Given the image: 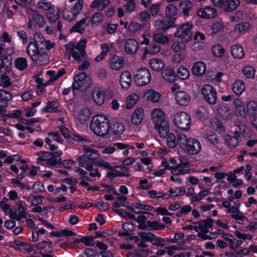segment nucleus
<instances>
[{
  "label": "nucleus",
  "mask_w": 257,
  "mask_h": 257,
  "mask_svg": "<svg viewBox=\"0 0 257 257\" xmlns=\"http://www.w3.org/2000/svg\"><path fill=\"white\" fill-rule=\"evenodd\" d=\"M33 64L40 65L48 63V57L46 50L53 48L54 43L46 40L41 33H35L33 36Z\"/></svg>",
  "instance_id": "nucleus-1"
},
{
  "label": "nucleus",
  "mask_w": 257,
  "mask_h": 257,
  "mask_svg": "<svg viewBox=\"0 0 257 257\" xmlns=\"http://www.w3.org/2000/svg\"><path fill=\"white\" fill-rule=\"evenodd\" d=\"M178 145L184 152L192 155H196L200 152L201 146L196 139L188 138L183 134L177 135Z\"/></svg>",
  "instance_id": "nucleus-2"
},
{
  "label": "nucleus",
  "mask_w": 257,
  "mask_h": 257,
  "mask_svg": "<svg viewBox=\"0 0 257 257\" xmlns=\"http://www.w3.org/2000/svg\"><path fill=\"white\" fill-rule=\"evenodd\" d=\"M83 150L84 154L77 156L76 160L78 161L79 167L84 168L87 171H90L92 170L94 161L98 158V151L87 146H84Z\"/></svg>",
  "instance_id": "nucleus-3"
},
{
  "label": "nucleus",
  "mask_w": 257,
  "mask_h": 257,
  "mask_svg": "<svg viewBox=\"0 0 257 257\" xmlns=\"http://www.w3.org/2000/svg\"><path fill=\"white\" fill-rule=\"evenodd\" d=\"M109 124V121L106 116L103 115H97L93 117L90 126L95 135L104 137L108 134Z\"/></svg>",
  "instance_id": "nucleus-4"
},
{
  "label": "nucleus",
  "mask_w": 257,
  "mask_h": 257,
  "mask_svg": "<svg viewBox=\"0 0 257 257\" xmlns=\"http://www.w3.org/2000/svg\"><path fill=\"white\" fill-rule=\"evenodd\" d=\"M86 42L85 39L80 40L76 45L72 42H69L65 45L66 54L69 55V58L71 55L75 61L80 62L86 54Z\"/></svg>",
  "instance_id": "nucleus-5"
},
{
  "label": "nucleus",
  "mask_w": 257,
  "mask_h": 257,
  "mask_svg": "<svg viewBox=\"0 0 257 257\" xmlns=\"http://www.w3.org/2000/svg\"><path fill=\"white\" fill-rule=\"evenodd\" d=\"M1 206L6 213H9L10 217L12 219L20 220L23 218L26 217L25 209L22 206L21 201L17 202L12 208H10V205L8 204H4Z\"/></svg>",
  "instance_id": "nucleus-6"
},
{
  "label": "nucleus",
  "mask_w": 257,
  "mask_h": 257,
  "mask_svg": "<svg viewBox=\"0 0 257 257\" xmlns=\"http://www.w3.org/2000/svg\"><path fill=\"white\" fill-rule=\"evenodd\" d=\"M173 121L178 128L187 131L190 128L191 118L186 112L180 111L177 112L174 115Z\"/></svg>",
  "instance_id": "nucleus-7"
},
{
  "label": "nucleus",
  "mask_w": 257,
  "mask_h": 257,
  "mask_svg": "<svg viewBox=\"0 0 257 257\" xmlns=\"http://www.w3.org/2000/svg\"><path fill=\"white\" fill-rule=\"evenodd\" d=\"M175 20L164 16L161 19L156 20L153 23L156 31L165 32L168 30L175 27Z\"/></svg>",
  "instance_id": "nucleus-8"
},
{
  "label": "nucleus",
  "mask_w": 257,
  "mask_h": 257,
  "mask_svg": "<svg viewBox=\"0 0 257 257\" xmlns=\"http://www.w3.org/2000/svg\"><path fill=\"white\" fill-rule=\"evenodd\" d=\"M193 25L190 23H186L182 25L174 34L175 37L181 38L185 41L191 39L193 35Z\"/></svg>",
  "instance_id": "nucleus-9"
},
{
  "label": "nucleus",
  "mask_w": 257,
  "mask_h": 257,
  "mask_svg": "<svg viewBox=\"0 0 257 257\" xmlns=\"http://www.w3.org/2000/svg\"><path fill=\"white\" fill-rule=\"evenodd\" d=\"M144 241L151 242L154 246L163 247L165 245L166 239L155 235L151 232H141L140 234Z\"/></svg>",
  "instance_id": "nucleus-10"
},
{
  "label": "nucleus",
  "mask_w": 257,
  "mask_h": 257,
  "mask_svg": "<svg viewBox=\"0 0 257 257\" xmlns=\"http://www.w3.org/2000/svg\"><path fill=\"white\" fill-rule=\"evenodd\" d=\"M213 223V220L210 218L199 221L200 231L198 233V236L204 240L215 238V236L211 237V235L207 234L209 232V228L212 227Z\"/></svg>",
  "instance_id": "nucleus-11"
},
{
  "label": "nucleus",
  "mask_w": 257,
  "mask_h": 257,
  "mask_svg": "<svg viewBox=\"0 0 257 257\" xmlns=\"http://www.w3.org/2000/svg\"><path fill=\"white\" fill-rule=\"evenodd\" d=\"M151 80L150 71L146 68L139 69L135 76V80L138 86H144L148 84Z\"/></svg>",
  "instance_id": "nucleus-12"
},
{
  "label": "nucleus",
  "mask_w": 257,
  "mask_h": 257,
  "mask_svg": "<svg viewBox=\"0 0 257 257\" xmlns=\"http://www.w3.org/2000/svg\"><path fill=\"white\" fill-rule=\"evenodd\" d=\"M202 94L205 100L210 104L216 102L217 95L216 90L209 84H205L201 89Z\"/></svg>",
  "instance_id": "nucleus-13"
},
{
  "label": "nucleus",
  "mask_w": 257,
  "mask_h": 257,
  "mask_svg": "<svg viewBox=\"0 0 257 257\" xmlns=\"http://www.w3.org/2000/svg\"><path fill=\"white\" fill-rule=\"evenodd\" d=\"M106 175L109 178L116 177H128L131 173L128 168L124 166H115L107 172Z\"/></svg>",
  "instance_id": "nucleus-14"
},
{
  "label": "nucleus",
  "mask_w": 257,
  "mask_h": 257,
  "mask_svg": "<svg viewBox=\"0 0 257 257\" xmlns=\"http://www.w3.org/2000/svg\"><path fill=\"white\" fill-rule=\"evenodd\" d=\"M52 141L62 143L63 139L59 135L58 132H50L48 133V137L45 139L46 143L50 147V149L55 151L57 149V146L52 144Z\"/></svg>",
  "instance_id": "nucleus-15"
},
{
  "label": "nucleus",
  "mask_w": 257,
  "mask_h": 257,
  "mask_svg": "<svg viewBox=\"0 0 257 257\" xmlns=\"http://www.w3.org/2000/svg\"><path fill=\"white\" fill-rule=\"evenodd\" d=\"M150 118L154 126L158 125L161 123L166 121L165 113L162 109L159 108H155L152 111Z\"/></svg>",
  "instance_id": "nucleus-16"
},
{
  "label": "nucleus",
  "mask_w": 257,
  "mask_h": 257,
  "mask_svg": "<svg viewBox=\"0 0 257 257\" xmlns=\"http://www.w3.org/2000/svg\"><path fill=\"white\" fill-rule=\"evenodd\" d=\"M198 17L205 19H212L217 15V11L215 9L208 6L200 8L198 12Z\"/></svg>",
  "instance_id": "nucleus-17"
},
{
  "label": "nucleus",
  "mask_w": 257,
  "mask_h": 257,
  "mask_svg": "<svg viewBox=\"0 0 257 257\" xmlns=\"http://www.w3.org/2000/svg\"><path fill=\"white\" fill-rule=\"evenodd\" d=\"M227 212L230 214L231 217L239 224H243L244 221L247 219L239 209L235 207L234 206H232L229 209H227Z\"/></svg>",
  "instance_id": "nucleus-18"
},
{
  "label": "nucleus",
  "mask_w": 257,
  "mask_h": 257,
  "mask_svg": "<svg viewBox=\"0 0 257 257\" xmlns=\"http://www.w3.org/2000/svg\"><path fill=\"white\" fill-rule=\"evenodd\" d=\"M235 236L239 239H235L234 241V250L238 248L243 244V240H250L253 238V235L249 233H242L238 230L234 231Z\"/></svg>",
  "instance_id": "nucleus-19"
},
{
  "label": "nucleus",
  "mask_w": 257,
  "mask_h": 257,
  "mask_svg": "<svg viewBox=\"0 0 257 257\" xmlns=\"http://www.w3.org/2000/svg\"><path fill=\"white\" fill-rule=\"evenodd\" d=\"M240 136V133L237 130H235L234 133V135L231 136L227 135L225 136V140L226 142V145L229 149H234L239 145L238 139Z\"/></svg>",
  "instance_id": "nucleus-20"
},
{
  "label": "nucleus",
  "mask_w": 257,
  "mask_h": 257,
  "mask_svg": "<svg viewBox=\"0 0 257 257\" xmlns=\"http://www.w3.org/2000/svg\"><path fill=\"white\" fill-rule=\"evenodd\" d=\"M91 114V110L87 108H83L78 111L75 115L77 122L80 124L84 123L89 118Z\"/></svg>",
  "instance_id": "nucleus-21"
},
{
  "label": "nucleus",
  "mask_w": 257,
  "mask_h": 257,
  "mask_svg": "<svg viewBox=\"0 0 257 257\" xmlns=\"http://www.w3.org/2000/svg\"><path fill=\"white\" fill-rule=\"evenodd\" d=\"M92 97L96 104L101 105L104 103L105 99L104 92L100 88L95 87L93 89Z\"/></svg>",
  "instance_id": "nucleus-22"
},
{
  "label": "nucleus",
  "mask_w": 257,
  "mask_h": 257,
  "mask_svg": "<svg viewBox=\"0 0 257 257\" xmlns=\"http://www.w3.org/2000/svg\"><path fill=\"white\" fill-rule=\"evenodd\" d=\"M132 82V75L127 71H123L120 76L119 82L122 89H127L131 86Z\"/></svg>",
  "instance_id": "nucleus-23"
},
{
  "label": "nucleus",
  "mask_w": 257,
  "mask_h": 257,
  "mask_svg": "<svg viewBox=\"0 0 257 257\" xmlns=\"http://www.w3.org/2000/svg\"><path fill=\"white\" fill-rule=\"evenodd\" d=\"M139 49V43L135 39L127 40L124 44V51L128 54H134Z\"/></svg>",
  "instance_id": "nucleus-24"
},
{
  "label": "nucleus",
  "mask_w": 257,
  "mask_h": 257,
  "mask_svg": "<svg viewBox=\"0 0 257 257\" xmlns=\"http://www.w3.org/2000/svg\"><path fill=\"white\" fill-rule=\"evenodd\" d=\"M175 100L178 104L186 106L190 101V97L186 92L180 91L176 93Z\"/></svg>",
  "instance_id": "nucleus-25"
},
{
  "label": "nucleus",
  "mask_w": 257,
  "mask_h": 257,
  "mask_svg": "<svg viewBox=\"0 0 257 257\" xmlns=\"http://www.w3.org/2000/svg\"><path fill=\"white\" fill-rule=\"evenodd\" d=\"M140 229H145L149 228V230H162L164 229L165 226L158 221H148L145 224H140L138 226Z\"/></svg>",
  "instance_id": "nucleus-26"
},
{
  "label": "nucleus",
  "mask_w": 257,
  "mask_h": 257,
  "mask_svg": "<svg viewBox=\"0 0 257 257\" xmlns=\"http://www.w3.org/2000/svg\"><path fill=\"white\" fill-rule=\"evenodd\" d=\"M144 110L142 108L136 109L132 115L131 121L132 123L136 125L140 124L144 119Z\"/></svg>",
  "instance_id": "nucleus-27"
},
{
  "label": "nucleus",
  "mask_w": 257,
  "mask_h": 257,
  "mask_svg": "<svg viewBox=\"0 0 257 257\" xmlns=\"http://www.w3.org/2000/svg\"><path fill=\"white\" fill-rule=\"evenodd\" d=\"M109 65L112 69L115 70H118L121 69L124 65L123 58L117 55L112 56L109 59Z\"/></svg>",
  "instance_id": "nucleus-28"
},
{
  "label": "nucleus",
  "mask_w": 257,
  "mask_h": 257,
  "mask_svg": "<svg viewBox=\"0 0 257 257\" xmlns=\"http://www.w3.org/2000/svg\"><path fill=\"white\" fill-rule=\"evenodd\" d=\"M206 70V64L202 61H197L194 63L192 68V72L196 76H200L203 75Z\"/></svg>",
  "instance_id": "nucleus-29"
},
{
  "label": "nucleus",
  "mask_w": 257,
  "mask_h": 257,
  "mask_svg": "<svg viewBox=\"0 0 257 257\" xmlns=\"http://www.w3.org/2000/svg\"><path fill=\"white\" fill-rule=\"evenodd\" d=\"M104 21V15L101 12H96L89 18V24L93 27H96L102 24Z\"/></svg>",
  "instance_id": "nucleus-30"
},
{
  "label": "nucleus",
  "mask_w": 257,
  "mask_h": 257,
  "mask_svg": "<svg viewBox=\"0 0 257 257\" xmlns=\"http://www.w3.org/2000/svg\"><path fill=\"white\" fill-rule=\"evenodd\" d=\"M88 24L89 18L85 17L73 26L71 29V31L82 34L83 33L85 28L88 25Z\"/></svg>",
  "instance_id": "nucleus-31"
},
{
  "label": "nucleus",
  "mask_w": 257,
  "mask_h": 257,
  "mask_svg": "<svg viewBox=\"0 0 257 257\" xmlns=\"http://www.w3.org/2000/svg\"><path fill=\"white\" fill-rule=\"evenodd\" d=\"M47 163L51 166H55L60 163L61 159L60 156L62 155L61 151H57L54 153H49Z\"/></svg>",
  "instance_id": "nucleus-32"
},
{
  "label": "nucleus",
  "mask_w": 257,
  "mask_h": 257,
  "mask_svg": "<svg viewBox=\"0 0 257 257\" xmlns=\"http://www.w3.org/2000/svg\"><path fill=\"white\" fill-rule=\"evenodd\" d=\"M46 21L44 17L37 11H33V27L35 29H40L44 27Z\"/></svg>",
  "instance_id": "nucleus-33"
},
{
  "label": "nucleus",
  "mask_w": 257,
  "mask_h": 257,
  "mask_svg": "<svg viewBox=\"0 0 257 257\" xmlns=\"http://www.w3.org/2000/svg\"><path fill=\"white\" fill-rule=\"evenodd\" d=\"M231 89L236 95L240 96L245 90L243 81L240 79L235 80L232 84Z\"/></svg>",
  "instance_id": "nucleus-34"
},
{
  "label": "nucleus",
  "mask_w": 257,
  "mask_h": 257,
  "mask_svg": "<svg viewBox=\"0 0 257 257\" xmlns=\"http://www.w3.org/2000/svg\"><path fill=\"white\" fill-rule=\"evenodd\" d=\"M168 170H171V173L174 175H183L193 172L192 170L186 168L181 165H177L175 167L168 168Z\"/></svg>",
  "instance_id": "nucleus-35"
},
{
  "label": "nucleus",
  "mask_w": 257,
  "mask_h": 257,
  "mask_svg": "<svg viewBox=\"0 0 257 257\" xmlns=\"http://www.w3.org/2000/svg\"><path fill=\"white\" fill-rule=\"evenodd\" d=\"M165 16L177 20V16L178 14V9L177 6L172 4H169L165 9Z\"/></svg>",
  "instance_id": "nucleus-36"
},
{
  "label": "nucleus",
  "mask_w": 257,
  "mask_h": 257,
  "mask_svg": "<svg viewBox=\"0 0 257 257\" xmlns=\"http://www.w3.org/2000/svg\"><path fill=\"white\" fill-rule=\"evenodd\" d=\"M192 3L188 0L181 1L179 4V9L180 12L186 17L189 16V12L193 8Z\"/></svg>",
  "instance_id": "nucleus-37"
},
{
  "label": "nucleus",
  "mask_w": 257,
  "mask_h": 257,
  "mask_svg": "<svg viewBox=\"0 0 257 257\" xmlns=\"http://www.w3.org/2000/svg\"><path fill=\"white\" fill-rule=\"evenodd\" d=\"M155 128L158 131L161 138H166L169 134V126L166 121L161 123L158 125H155Z\"/></svg>",
  "instance_id": "nucleus-38"
},
{
  "label": "nucleus",
  "mask_w": 257,
  "mask_h": 257,
  "mask_svg": "<svg viewBox=\"0 0 257 257\" xmlns=\"http://www.w3.org/2000/svg\"><path fill=\"white\" fill-rule=\"evenodd\" d=\"M47 13V18L51 22H56L59 18L60 10L58 7L52 6Z\"/></svg>",
  "instance_id": "nucleus-39"
},
{
  "label": "nucleus",
  "mask_w": 257,
  "mask_h": 257,
  "mask_svg": "<svg viewBox=\"0 0 257 257\" xmlns=\"http://www.w3.org/2000/svg\"><path fill=\"white\" fill-rule=\"evenodd\" d=\"M231 53L234 58L240 59L244 56L243 47L239 45H233L231 48Z\"/></svg>",
  "instance_id": "nucleus-40"
},
{
  "label": "nucleus",
  "mask_w": 257,
  "mask_h": 257,
  "mask_svg": "<svg viewBox=\"0 0 257 257\" xmlns=\"http://www.w3.org/2000/svg\"><path fill=\"white\" fill-rule=\"evenodd\" d=\"M149 64L152 69L156 71H159L165 67L163 61L158 58H154L150 60Z\"/></svg>",
  "instance_id": "nucleus-41"
},
{
  "label": "nucleus",
  "mask_w": 257,
  "mask_h": 257,
  "mask_svg": "<svg viewBox=\"0 0 257 257\" xmlns=\"http://www.w3.org/2000/svg\"><path fill=\"white\" fill-rule=\"evenodd\" d=\"M250 25L247 22H242L236 24L234 27V31L240 35L245 33L250 28Z\"/></svg>",
  "instance_id": "nucleus-42"
},
{
  "label": "nucleus",
  "mask_w": 257,
  "mask_h": 257,
  "mask_svg": "<svg viewBox=\"0 0 257 257\" xmlns=\"http://www.w3.org/2000/svg\"><path fill=\"white\" fill-rule=\"evenodd\" d=\"M233 104L235 109L239 114L243 117L245 116L246 111L245 110L244 105L241 100L239 98H236L234 100Z\"/></svg>",
  "instance_id": "nucleus-43"
},
{
  "label": "nucleus",
  "mask_w": 257,
  "mask_h": 257,
  "mask_svg": "<svg viewBox=\"0 0 257 257\" xmlns=\"http://www.w3.org/2000/svg\"><path fill=\"white\" fill-rule=\"evenodd\" d=\"M163 77L169 82H172L176 80L175 71L171 68L164 69L162 72Z\"/></svg>",
  "instance_id": "nucleus-44"
},
{
  "label": "nucleus",
  "mask_w": 257,
  "mask_h": 257,
  "mask_svg": "<svg viewBox=\"0 0 257 257\" xmlns=\"http://www.w3.org/2000/svg\"><path fill=\"white\" fill-rule=\"evenodd\" d=\"M224 25L221 21H216L213 23L210 26L212 34H217L222 32L224 30Z\"/></svg>",
  "instance_id": "nucleus-45"
},
{
  "label": "nucleus",
  "mask_w": 257,
  "mask_h": 257,
  "mask_svg": "<svg viewBox=\"0 0 257 257\" xmlns=\"http://www.w3.org/2000/svg\"><path fill=\"white\" fill-rule=\"evenodd\" d=\"M145 97L149 100L153 102H157L160 98V94L153 89H150L145 94Z\"/></svg>",
  "instance_id": "nucleus-46"
},
{
  "label": "nucleus",
  "mask_w": 257,
  "mask_h": 257,
  "mask_svg": "<svg viewBox=\"0 0 257 257\" xmlns=\"http://www.w3.org/2000/svg\"><path fill=\"white\" fill-rule=\"evenodd\" d=\"M12 98L13 95L11 93L4 89H0V100L3 106H7L8 101Z\"/></svg>",
  "instance_id": "nucleus-47"
},
{
  "label": "nucleus",
  "mask_w": 257,
  "mask_h": 257,
  "mask_svg": "<svg viewBox=\"0 0 257 257\" xmlns=\"http://www.w3.org/2000/svg\"><path fill=\"white\" fill-rule=\"evenodd\" d=\"M238 0H228L224 7V10L227 12H231L236 9L239 5Z\"/></svg>",
  "instance_id": "nucleus-48"
},
{
  "label": "nucleus",
  "mask_w": 257,
  "mask_h": 257,
  "mask_svg": "<svg viewBox=\"0 0 257 257\" xmlns=\"http://www.w3.org/2000/svg\"><path fill=\"white\" fill-rule=\"evenodd\" d=\"M11 59V57L9 58V57L7 55L0 57V69L5 68L6 71H10V66L12 62Z\"/></svg>",
  "instance_id": "nucleus-49"
},
{
  "label": "nucleus",
  "mask_w": 257,
  "mask_h": 257,
  "mask_svg": "<svg viewBox=\"0 0 257 257\" xmlns=\"http://www.w3.org/2000/svg\"><path fill=\"white\" fill-rule=\"evenodd\" d=\"M109 3V0L94 1L91 5V7L92 8H96L99 11H101L107 7Z\"/></svg>",
  "instance_id": "nucleus-50"
},
{
  "label": "nucleus",
  "mask_w": 257,
  "mask_h": 257,
  "mask_svg": "<svg viewBox=\"0 0 257 257\" xmlns=\"http://www.w3.org/2000/svg\"><path fill=\"white\" fill-rule=\"evenodd\" d=\"M147 193L151 198H163L164 199L169 198V195L168 194L166 193H163L161 192H157L154 190H149L147 192Z\"/></svg>",
  "instance_id": "nucleus-51"
},
{
  "label": "nucleus",
  "mask_w": 257,
  "mask_h": 257,
  "mask_svg": "<svg viewBox=\"0 0 257 257\" xmlns=\"http://www.w3.org/2000/svg\"><path fill=\"white\" fill-rule=\"evenodd\" d=\"M169 194H168L169 195V198L173 197H176L178 196L183 195L186 190L185 188L183 187H176L175 189L172 188H169Z\"/></svg>",
  "instance_id": "nucleus-52"
},
{
  "label": "nucleus",
  "mask_w": 257,
  "mask_h": 257,
  "mask_svg": "<svg viewBox=\"0 0 257 257\" xmlns=\"http://www.w3.org/2000/svg\"><path fill=\"white\" fill-rule=\"evenodd\" d=\"M190 72L189 70L183 66H180L177 72V75L181 79L185 80L189 78Z\"/></svg>",
  "instance_id": "nucleus-53"
},
{
  "label": "nucleus",
  "mask_w": 257,
  "mask_h": 257,
  "mask_svg": "<svg viewBox=\"0 0 257 257\" xmlns=\"http://www.w3.org/2000/svg\"><path fill=\"white\" fill-rule=\"evenodd\" d=\"M212 51L213 55L217 57H221L225 53L224 48L219 44L214 45L212 47Z\"/></svg>",
  "instance_id": "nucleus-54"
},
{
  "label": "nucleus",
  "mask_w": 257,
  "mask_h": 257,
  "mask_svg": "<svg viewBox=\"0 0 257 257\" xmlns=\"http://www.w3.org/2000/svg\"><path fill=\"white\" fill-rule=\"evenodd\" d=\"M62 16L67 21H71L75 19L77 16L74 13L73 10H71L65 8L62 12Z\"/></svg>",
  "instance_id": "nucleus-55"
},
{
  "label": "nucleus",
  "mask_w": 257,
  "mask_h": 257,
  "mask_svg": "<svg viewBox=\"0 0 257 257\" xmlns=\"http://www.w3.org/2000/svg\"><path fill=\"white\" fill-rule=\"evenodd\" d=\"M247 112L249 115H256L257 112V102L254 101L248 102L246 105Z\"/></svg>",
  "instance_id": "nucleus-56"
},
{
  "label": "nucleus",
  "mask_w": 257,
  "mask_h": 257,
  "mask_svg": "<svg viewBox=\"0 0 257 257\" xmlns=\"http://www.w3.org/2000/svg\"><path fill=\"white\" fill-rule=\"evenodd\" d=\"M167 137L166 143L170 148H174L178 144L177 138L173 133L169 134Z\"/></svg>",
  "instance_id": "nucleus-57"
},
{
  "label": "nucleus",
  "mask_w": 257,
  "mask_h": 257,
  "mask_svg": "<svg viewBox=\"0 0 257 257\" xmlns=\"http://www.w3.org/2000/svg\"><path fill=\"white\" fill-rule=\"evenodd\" d=\"M94 237L92 236H83L80 239H77L75 242L79 243L80 242H82L83 244L87 246H91L94 245Z\"/></svg>",
  "instance_id": "nucleus-58"
},
{
  "label": "nucleus",
  "mask_w": 257,
  "mask_h": 257,
  "mask_svg": "<svg viewBox=\"0 0 257 257\" xmlns=\"http://www.w3.org/2000/svg\"><path fill=\"white\" fill-rule=\"evenodd\" d=\"M139 97L137 94H133L127 96L126 98V108H132L136 104Z\"/></svg>",
  "instance_id": "nucleus-59"
},
{
  "label": "nucleus",
  "mask_w": 257,
  "mask_h": 257,
  "mask_svg": "<svg viewBox=\"0 0 257 257\" xmlns=\"http://www.w3.org/2000/svg\"><path fill=\"white\" fill-rule=\"evenodd\" d=\"M113 133L117 135L122 134L125 131L124 124L121 122H116L112 125Z\"/></svg>",
  "instance_id": "nucleus-60"
},
{
  "label": "nucleus",
  "mask_w": 257,
  "mask_h": 257,
  "mask_svg": "<svg viewBox=\"0 0 257 257\" xmlns=\"http://www.w3.org/2000/svg\"><path fill=\"white\" fill-rule=\"evenodd\" d=\"M59 106V103L56 101H50L47 103L46 106L44 108L46 112H56Z\"/></svg>",
  "instance_id": "nucleus-61"
},
{
  "label": "nucleus",
  "mask_w": 257,
  "mask_h": 257,
  "mask_svg": "<svg viewBox=\"0 0 257 257\" xmlns=\"http://www.w3.org/2000/svg\"><path fill=\"white\" fill-rule=\"evenodd\" d=\"M244 75L248 78H253L255 75V69L251 66H246L242 70Z\"/></svg>",
  "instance_id": "nucleus-62"
},
{
  "label": "nucleus",
  "mask_w": 257,
  "mask_h": 257,
  "mask_svg": "<svg viewBox=\"0 0 257 257\" xmlns=\"http://www.w3.org/2000/svg\"><path fill=\"white\" fill-rule=\"evenodd\" d=\"M154 40L160 44H165L169 42V38L165 35L160 33H156L153 36Z\"/></svg>",
  "instance_id": "nucleus-63"
},
{
  "label": "nucleus",
  "mask_w": 257,
  "mask_h": 257,
  "mask_svg": "<svg viewBox=\"0 0 257 257\" xmlns=\"http://www.w3.org/2000/svg\"><path fill=\"white\" fill-rule=\"evenodd\" d=\"M15 66L19 70H23L27 67V62L25 58L19 57L15 60Z\"/></svg>",
  "instance_id": "nucleus-64"
}]
</instances>
